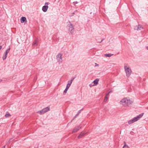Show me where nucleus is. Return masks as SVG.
<instances>
[{"label": "nucleus", "instance_id": "f257e3e1", "mask_svg": "<svg viewBox=\"0 0 148 148\" xmlns=\"http://www.w3.org/2000/svg\"><path fill=\"white\" fill-rule=\"evenodd\" d=\"M120 104L124 106H128L130 105L132 102L127 98H124L120 102Z\"/></svg>", "mask_w": 148, "mask_h": 148}, {"label": "nucleus", "instance_id": "f03ea898", "mask_svg": "<svg viewBox=\"0 0 148 148\" xmlns=\"http://www.w3.org/2000/svg\"><path fill=\"white\" fill-rule=\"evenodd\" d=\"M143 113H142L137 116L136 117H134L133 119L129 120L128 121V124H130L137 121L143 116Z\"/></svg>", "mask_w": 148, "mask_h": 148}, {"label": "nucleus", "instance_id": "7ed1b4c3", "mask_svg": "<svg viewBox=\"0 0 148 148\" xmlns=\"http://www.w3.org/2000/svg\"><path fill=\"white\" fill-rule=\"evenodd\" d=\"M124 69L126 76L127 77H129L132 72L131 68L130 67H127L126 66H125Z\"/></svg>", "mask_w": 148, "mask_h": 148}, {"label": "nucleus", "instance_id": "20e7f679", "mask_svg": "<svg viewBox=\"0 0 148 148\" xmlns=\"http://www.w3.org/2000/svg\"><path fill=\"white\" fill-rule=\"evenodd\" d=\"M67 26L69 27V32L72 34L74 31V28L73 25L69 21L68 23Z\"/></svg>", "mask_w": 148, "mask_h": 148}, {"label": "nucleus", "instance_id": "39448f33", "mask_svg": "<svg viewBox=\"0 0 148 148\" xmlns=\"http://www.w3.org/2000/svg\"><path fill=\"white\" fill-rule=\"evenodd\" d=\"M49 107H47L45 108H44L41 110L38 111L37 112L40 114H42L49 111Z\"/></svg>", "mask_w": 148, "mask_h": 148}, {"label": "nucleus", "instance_id": "423d86ee", "mask_svg": "<svg viewBox=\"0 0 148 148\" xmlns=\"http://www.w3.org/2000/svg\"><path fill=\"white\" fill-rule=\"evenodd\" d=\"M56 59L58 63H61L62 61V55L59 53L56 56Z\"/></svg>", "mask_w": 148, "mask_h": 148}, {"label": "nucleus", "instance_id": "0eeeda50", "mask_svg": "<svg viewBox=\"0 0 148 148\" xmlns=\"http://www.w3.org/2000/svg\"><path fill=\"white\" fill-rule=\"evenodd\" d=\"M10 49V47H9L8 49H7L5 52L3 57V60H5L8 54L9 53Z\"/></svg>", "mask_w": 148, "mask_h": 148}, {"label": "nucleus", "instance_id": "6e6552de", "mask_svg": "<svg viewBox=\"0 0 148 148\" xmlns=\"http://www.w3.org/2000/svg\"><path fill=\"white\" fill-rule=\"evenodd\" d=\"M49 3L48 2H46L45 3V5L42 8V10L45 12H46L48 9V5H49Z\"/></svg>", "mask_w": 148, "mask_h": 148}, {"label": "nucleus", "instance_id": "1a4fd4ad", "mask_svg": "<svg viewBox=\"0 0 148 148\" xmlns=\"http://www.w3.org/2000/svg\"><path fill=\"white\" fill-rule=\"evenodd\" d=\"M81 127H82L80 125L75 127L72 131V133H75L77 132Z\"/></svg>", "mask_w": 148, "mask_h": 148}, {"label": "nucleus", "instance_id": "9d476101", "mask_svg": "<svg viewBox=\"0 0 148 148\" xmlns=\"http://www.w3.org/2000/svg\"><path fill=\"white\" fill-rule=\"evenodd\" d=\"M143 29V27L140 25H138V26H135L134 27V29L137 31H139Z\"/></svg>", "mask_w": 148, "mask_h": 148}, {"label": "nucleus", "instance_id": "9b49d317", "mask_svg": "<svg viewBox=\"0 0 148 148\" xmlns=\"http://www.w3.org/2000/svg\"><path fill=\"white\" fill-rule=\"evenodd\" d=\"M38 42V40L36 38V40L33 42L32 43V45L34 46H37Z\"/></svg>", "mask_w": 148, "mask_h": 148}, {"label": "nucleus", "instance_id": "f8f14e48", "mask_svg": "<svg viewBox=\"0 0 148 148\" xmlns=\"http://www.w3.org/2000/svg\"><path fill=\"white\" fill-rule=\"evenodd\" d=\"M26 18L25 17L23 16L21 18V22L22 23H23L25 21H26Z\"/></svg>", "mask_w": 148, "mask_h": 148}, {"label": "nucleus", "instance_id": "ddd939ff", "mask_svg": "<svg viewBox=\"0 0 148 148\" xmlns=\"http://www.w3.org/2000/svg\"><path fill=\"white\" fill-rule=\"evenodd\" d=\"M99 81V79H97L94 81L93 83H94V85L95 86L97 85V84H98V82Z\"/></svg>", "mask_w": 148, "mask_h": 148}, {"label": "nucleus", "instance_id": "4468645a", "mask_svg": "<svg viewBox=\"0 0 148 148\" xmlns=\"http://www.w3.org/2000/svg\"><path fill=\"white\" fill-rule=\"evenodd\" d=\"M74 78H72L70 81H69L68 82L67 84L71 85Z\"/></svg>", "mask_w": 148, "mask_h": 148}, {"label": "nucleus", "instance_id": "2eb2a0df", "mask_svg": "<svg viewBox=\"0 0 148 148\" xmlns=\"http://www.w3.org/2000/svg\"><path fill=\"white\" fill-rule=\"evenodd\" d=\"M85 134L86 133H80L78 136V138H79L82 137L85 135Z\"/></svg>", "mask_w": 148, "mask_h": 148}, {"label": "nucleus", "instance_id": "dca6fc26", "mask_svg": "<svg viewBox=\"0 0 148 148\" xmlns=\"http://www.w3.org/2000/svg\"><path fill=\"white\" fill-rule=\"evenodd\" d=\"M124 145L123 147V148H130V147H129L127 145L125 142H124Z\"/></svg>", "mask_w": 148, "mask_h": 148}, {"label": "nucleus", "instance_id": "f3484780", "mask_svg": "<svg viewBox=\"0 0 148 148\" xmlns=\"http://www.w3.org/2000/svg\"><path fill=\"white\" fill-rule=\"evenodd\" d=\"M10 116L11 115L10 114H9V112H7L5 115V116L6 117H8L9 116Z\"/></svg>", "mask_w": 148, "mask_h": 148}, {"label": "nucleus", "instance_id": "a211bd4d", "mask_svg": "<svg viewBox=\"0 0 148 148\" xmlns=\"http://www.w3.org/2000/svg\"><path fill=\"white\" fill-rule=\"evenodd\" d=\"M113 54H105V56L106 57H110Z\"/></svg>", "mask_w": 148, "mask_h": 148}, {"label": "nucleus", "instance_id": "6ab92c4d", "mask_svg": "<svg viewBox=\"0 0 148 148\" xmlns=\"http://www.w3.org/2000/svg\"><path fill=\"white\" fill-rule=\"evenodd\" d=\"M69 88H66L64 91L63 93H66L67 92V90H68Z\"/></svg>", "mask_w": 148, "mask_h": 148}, {"label": "nucleus", "instance_id": "aec40b11", "mask_svg": "<svg viewBox=\"0 0 148 148\" xmlns=\"http://www.w3.org/2000/svg\"><path fill=\"white\" fill-rule=\"evenodd\" d=\"M108 99V97L107 96H106V97H105L104 100V102H106L107 101V100Z\"/></svg>", "mask_w": 148, "mask_h": 148}, {"label": "nucleus", "instance_id": "412c9836", "mask_svg": "<svg viewBox=\"0 0 148 148\" xmlns=\"http://www.w3.org/2000/svg\"><path fill=\"white\" fill-rule=\"evenodd\" d=\"M71 85L67 84L66 88H69L70 87V86Z\"/></svg>", "mask_w": 148, "mask_h": 148}, {"label": "nucleus", "instance_id": "4be33fe9", "mask_svg": "<svg viewBox=\"0 0 148 148\" xmlns=\"http://www.w3.org/2000/svg\"><path fill=\"white\" fill-rule=\"evenodd\" d=\"M110 92H109L107 94H106V96H107H107H108L109 95V93Z\"/></svg>", "mask_w": 148, "mask_h": 148}, {"label": "nucleus", "instance_id": "5701e85b", "mask_svg": "<svg viewBox=\"0 0 148 148\" xmlns=\"http://www.w3.org/2000/svg\"><path fill=\"white\" fill-rule=\"evenodd\" d=\"M75 13H73L72 14V15H71V16H72Z\"/></svg>", "mask_w": 148, "mask_h": 148}, {"label": "nucleus", "instance_id": "b1692460", "mask_svg": "<svg viewBox=\"0 0 148 148\" xmlns=\"http://www.w3.org/2000/svg\"><path fill=\"white\" fill-rule=\"evenodd\" d=\"M146 49L148 50V46H147L146 47Z\"/></svg>", "mask_w": 148, "mask_h": 148}, {"label": "nucleus", "instance_id": "393cba45", "mask_svg": "<svg viewBox=\"0 0 148 148\" xmlns=\"http://www.w3.org/2000/svg\"><path fill=\"white\" fill-rule=\"evenodd\" d=\"M74 3H75V4H77L78 3L77 2V1L75 2H74Z\"/></svg>", "mask_w": 148, "mask_h": 148}, {"label": "nucleus", "instance_id": "a878e982", "mask_svg": "<svg viewBox=\"0 0 148 148\" xmlns=\"http://www.w3.org/2000/svg\"><path fill=\"white\" fill-rule=\"evenodd\" d=\"M5 146H4L3 147H2L1 148H5Z\"/></svg>", "mask_w": 148, "mask_h": 148}, {"label": "nucleus", "instance_id": "bb28decb", "mask_svg": "<svg viewBox=\"0 0 148 148\" xmlns=\"http://www.w3.org/2000/svg\"><path fill=\"white\" fill-rule=\"evenodd\" d=\"M79 114V113H77V114H76V116H78V115Z\"/></svg>", "mask_w": 148, "mask_h": 148}, {"label": "nucleus", "instance_id": "cd10ccee", "mask_svg": "<svg viewBox=\"0 0 148 148\" xmlns=\"http://www.w3.org/2000/svg\"><path fill=\"white\" fill-rule=\"evenodd\" d=\"M80 112V110H79L78 112V113H79V114Z\"/></svg>", "mask_w": 148, "mask_h": 148}, {"label": "nucleus", "instance_id": "c85d7f7f", "mask_svg": "<svg viewBox=\"0 0 148 148\" xmlns=\"http://www.w3.org/2000/svg\"><path fill=\"white\" fill-rule=\"evenodd\" d=\"M78 116H76V115L75 116V117L76 118V117Z\"/></svg>", "mask_w": 148, "mask_h": 148}, {"label": "nucleus", "instance_id": "c756f323", "mask_svg": "<svg viewBox=\"0 0 148 148\" xmlns=\"http://www.w3.org/2000/svg\"><path fill=\"white\" fill-rule=\"evenodd\" d=\"M78 116H76V115L75 116V117L76 118V117Z\"/></svg>", "mask_w": 148, "mask_h": 148}, {"label": "nucleus", "instance_id": "7c9ffc66", "mask_svg": "<svg viewBox=\"0 0 148 148\" xmlns=\"http://www.w3.org/2000/svg\"><path fill=\"white\" fill-rule=\"evenodd\" d=\"M2 80L1 79L0 80V82H1Z\"/></svg>", "mask_w": 148, "mask_h": 148}, {"label": "nucleus", "instance_id": "2f4dec72", "mask_svg": "<svg viewBox=\"0 0 148 148\" xmlns=\"http://www.w3.org/2000/svg\"><path fill=\"white\" fill-rule=\"evenodd\" d=\"M95 64H96V65H97V63H96Z\"/></svg>", "mask_w": 148, "mask_h": 148}, {"label": "nucleus", "instance_id": "473e14b6", "mask_svg": "<svg viewBox=\"0 0 148 148\" xmlns=\"http://www.w3.org/2000/svg\"><path fill=\"white\" fill-rule=\"evenodd\" d=\"M95 64H96V65H97V63H96Z\"/></svg>", "mask_w": 148, "mask_h": 148}]
</instances>
